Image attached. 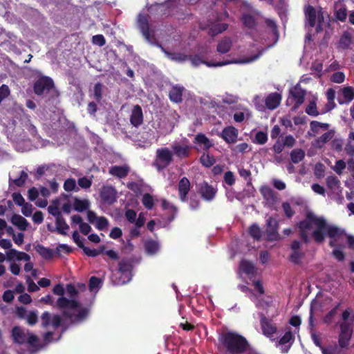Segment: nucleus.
<instances>
[{"label": "nucleus", "instance_id": "nucleus-48", "mask_svg": "<svg viewBox=\"0 0 354 354\" xmlns=\"http://www.w3.org/2000/svg\"><path fill=\"white\" fill-rule=\"evenodd\" d=\"M250 235L255 240H260L261 238V230L259 226L254 223L249 228Z\"/></svg>", "mask_w": 354, "mask_h": 354}, {"label": "nucleus", "instance_id": "nucleus-36", "mask_svg": "<svg viewBox=\"0 0 354 354\" xmlns=\"http://www.w3.org/2000/svg\"><path fill=\"white\" fill-rule=\"evenodd\" d=\"M228 28V24L225 23H216L211 26L209 28V35L214 37L220 34L225 30H226Z\"/></svg>", "mask_w": 354, "mask_h": 354}, {"label": "nucleus", "instance_id": "nucleus-14", "mask_svg": "<svg viewBox=\"0 0 354 354\" xmlns=\"http://www.w3.org/2000/svg\"><path fill=\"white\" fill-rule=\"evenodd\" d=\"M138 26L144 36V37L149 42H152L153 35L151 34L148 16L140 14L138 16Z\"/></svg>", "mask_w": 354, "mask_h": 354}, {"label": "nucleus", "instance_id": "nucleus-22", "mask_svg": "<svg viewBox=\"0 0 354 354\" xmlns=\"http://www.w3.org/2000/svg\"><path fill=\"white\" fill-rule=\"evenodd\" d=\"M184 91L185 88L183 86L178 84L173 86L169 93V100L176 103L181 102Z\"/></svg>", "mask_w": 354, "mask_h": 354}, {"label": "nucleus", "instance_id": "nucleus-62", "mask_svg": "<svg viewBox=\"0 0 354 354\" xmlns=\"http://www.w3.org/2000/svg\"><path fill=\"white\" fill-rule=\"evenodd\" d=\"M282 142L283 146L288 148H292L295 146L296 140L292 135H288L283 138Z\"/></svg>", "mask_w": 354, "mask_h": 354}, {"label": "nucleus", "instance_id": "nucleus-16", "mask_svg": "<svg viewBox=\"0 0 354 354\" xmlns=\"http://www.w3.org/2000/svg\"><path fill=\"white\" fill-rule=\"evenodd\" d=\"M171 149L173 155L183 159L189 156L191 147L186 144L176 142L171 145Z\"/></svg>", "mask_w": 354, "mask_h": 354}, {"label": "nucleus", "instance_id": "nucleus-59", "mask_svg": "<svg viewBox=\"0 0 354 354\" xmlns=\"http://www.w3.org/2000/svg\"><path fill=\"white\" fill-rule=\"evenodd\" d=\"M330 80L333 82L341 84L345 80V75L343 72H335L331 75Z\"/></svg>", "mask_w": 354, "mask_h": 354}, {"label": "nucleus", "instance_id": "nucleus-23", "mask_svg": "<svg viewBox=\"0 0 354 354\" xmlns=\"http://www.w3.org/2000/svg\"><path fill=\"white\" fill-rule=\"evenodd\" d=\"M281 100V96L278 93H272L269 94L266 100V107L270 110H274L279 106Z\"/></svg>", "mask_w": 354, "mask_h": 354}, {"label": "nucleus", "instance_id": "nucleus-8", "mask_svg": "<svg viewBox=\"0 0 354 354\" xmlns=\"http://www.w3.org/2000/svg\"><path fill=\"white\" fill-rule=\"evenodd\" d=\"M266 235L269 241H274L280 239V235L278 232L279 222L272 217H269L266 221Z\"/></svg>", "mask_w": 354, "mask_h": 354}, {"label": "nucleus", "instance_id": "nucleus-35", "mask_svg": "<svg viewBox=\"0 0 354 354\" xmlns=\"http://www.w3.org/2000/svg\"><path fill=\"white\" fill-rule=\"evenodd\" d=\"M55 224L57 232L62 235H66V231L69 230V225L62 216L56 218Z\"/></svg>", "mask_w": 354, "mask_h": 354}, {"label": "nucleus", "instance_id": "nucleus-61", "mask_svg": "<svg viewBox=\"0 0 354 354\" xmlns=\"http://www.w3.org/2000/svg\"><path fill=\"white\" fill-rule=\"evenodd\" d=\"M96 221L95 227L99 230H103L109 225L108 220L104 216L98 217Z\"/></svg>", "mask_w": 354, "mask_h": 354}, {"label": "nucleus", "instance_id": "nucleus-39", "mask_svg": "<svg viewBox=\"0 0 354 354\" xmlns=\"http://www.w3.org/2000/svg\"><path fill=\"white\" fill-rule=\"evenodd\" d=\"M240 269L247 275L254 274L255 273V268L253 263L247 260H242L241 261Z\"/></svg>", "mask_w": 354, "mask_h": 354}, {"label": "nucleus", "instance_id": "nucleus-60", "mask_svg": "<svg viewBox=\"0 0 354 354\" xmlns=\"http://www.w3.org/2000/svg\"><path fill=\"white\" fill-rule=\"evenodd\" d=\"M76 188V181L74 178H68L64 181V189L66 192H71Z\"/></svg>", "mask_w": 354, "mask_h": 354}, {"label": "nucleus", "instance_id": "nucleus-50", "mask_svg": "<svg viewBox=\"0 0 354 354\" xmlns=\"http://www.w3.org/2000/svg\"><path fill=\"white\" fill-rule=\"evenodd\" d=\"M142 203L147 209H151L154 205L153 196L149 193H146L143 195Z\"/></svg>", "mask_w": 354, "mask_h": 354}, {"label": "nucleus", "instance_id": "nucleus-21", "mask_svg": "<svg viewBox=\"0 0 354 354\" xmlns=\"http://www.w3.org/2000/svg\"><path fill=\"white\" fill-rule=\"evenodd\" d=\"M28 331L29 330H26V331L19 326H15L12 330V336L14 341L18 344H23L26 343L28 337Z\"/></svg>", "mask_w": 354, "mask_h": 354}, {"label": "nucleus", "instance_id": "nucleus-13", "mask_svg": "<svg viewBox=\"0 0 354 354\" xmlns=\"http://www.w3.org/2000/svg\"><path fill=\"white\" fill-rule=\"evenodd\" d=\"M290 93L294 100H295V104L292 109V111H296L299 107V106L304 103L306 91L301 88L299 84H297L292 89L290 90Z\"/></svg>", "mask_w": 354, "mask_h": 354}, {"label": "nucleus", "instance_id": "nucleus-12", "mask_svg": "<svg viewBox=\"0 0 354 354\" xmlns=\"http://www.w3.org/2000/svg\"><path fill=\"white\" fill-rule=\"evenodd\" d=\"M188 60H189L194 66H198L201 64H205L208 67H218L227 65L233 63L232 61H223V62H213V61H204L198 55H188Z\"/></svg>", "mask_w": 354, "mask_h": 354}, {"label": "nucleus", "instance_id": "nucleus-5", "mask_svg": "<svg viewBox=\"0 0 354 354\" xmlns=\"http://www.w3.org/2000/svg\"><path fill=\"white\" fill-rule=\"evenodd\" d=\"M131 270V263L124 259L121 260L118 263V270L114 274L115 279L114 283L116 285H123L131 280L130 272Z\"/></svg>", "mask_w": 354, "mask_h": 354}, {"label": "nucleus", "instance_id": "nucleus-7", "mask_svg": "<svg viewBox=\"0 0 354 354\" xmlns=\"http://www.w3.org/2000/svg\"><path fill=\"white\" fill-rule=\"evenodd\" d=\"M53 80L47 76L39 77L34 84L33 90L36 95H41L44 91H49L54 88Z\"/></svg>", "mask_w": 354, "mask_h": 354}, {"label": "nucleus", "instance_id": "nucleus-6", "mask_svg": "<svg viewBox=\"0 0 354 354\" xmlns=\"http://www.w3.org/2000/svg\"><path fill=\"white\" fill-rule=\"evenodd\" d=\"M41 326L46 328L51 326L54 329L59 328L62 323V317L57 314H51L48 311L44 312L41 317Z\"/></svg>", "mask_w": 354, "mask_h": 354}, {"label": "nucleus", "instance_id": "nucleus-52", "mask_svg": "<svg viewBox=\"0 0 354 354\" xmlns=\"http://www.w3.org/2000/svg\"><path fill=\"white\" fill-rule=\"evenodd\" d=\"M327 187L329 189H336L339 186L340 182L337 177L335 176H329L326 179Z\"/></svg>", "mask_w": 354, "mask_h": 354}, {"label": "nucleus", "instance_id": "nucleus-57", "mask_svg": "<svg viewBox=\"0 0 354 354\" xmlns=\"http://www.w3.org/2000/svg\"><path fill=\"white\" fill-rule=\"evenodd\" d=\"M268 141V135L262 131H258L254 138V142L259 145H264Z\"/></svg>", "mask_w": 354, "mask_h": 354}, {"label": "nucleus", "instance_id": "nucleus-28", "mask_svg": "<svg viewBox=\"0 0 354 354\" xmlns=\"http://www.w3.org/2000/svg\"><path fill=\"white\" fill-rule=\"evenodd\" d=\"M342 93L344 97L342 100L340 97L337 98L339 104H348L354 99V87L346 86L342 89Z\"/></svg>", "mask_w": 354, "mask_h": 354}, {"label": "nucleus", "instance_id": "nucleus-47", "mask_svg": "<svg viewBox=\"0 0 354 354\" xmlns=\"http://www.w3.org/2000/svg\"><path fill=\"white\" fill-rule=\"evenodd\" d=\"M351 334L339 333L338 338V344L340 348H344L348 346L351 339Z\"/></svg>", "mask_w": 354, "mask_h": 354}, {"label": "nucleus", "instance_id": "nucleus-64", "mask_svg": "<svg viewBox=\"0 0 354 354\" xmlns=\"http://www.w3.org/2000/svg\"><path fill=\"white\" fill-rule=\"evenodd\" d=\"M323 354H339L340 351L338 347L335 345L334 346H329L327 348H322Z\"/></svg>", "mask_w": 354, "mask_h": 354}, {"label": "nucleus", "instance_id": "nucleus-10", "mask_svg": "<svg viewBox=\"0 0 354 354\" xmlns=\"http://www.w3.org/2000/svg\"><path fill=\"white\" fill-rule=\"evenodd\" d=\"M259 192L264 199L266 205L272 208L277 202L278 194L268 185L261 186Z\"/></svg>", "mask_w": 354, "mask_h": 354}, {"label": "nucleus", "instance_id": "nucleus-4", "mask_svg": "<svg viewBox=\"0 0 354 354\" xmlns=\"http://www.w3.org/2000/svg\"><path fill=\"white\" fill-rule=\"evenodd\" d=\"M55 306L58 309L63 310L62 315L64 317L72 319L73 314L71 313L69 310L77 309L80 307V304L75 299H69L65 297H60L57 300Z\"/></svg>", "mask_w": 354, "mask_h": 354}, {"label": "nucleus", "instance_id": "nucleus-46", "mask_svg": "<svg viewBox=\"0 0 354 354\" xmlns=\"http://www.w3.org/2000/svg\"><path fill=\"white\" fill-rule=\"evenodd\" d=\"M306 113L310 116L316 117L319 115V112L317 111V104L315 100L310 101L308 106L305 109Z\"/></svg>", "mask_w": 354, "mask_h": 354}, {"label": "nucleus", "instance_id": "nucleus-15", "mask_svg": "<svg viewBox=\"0 0 354 354\" xmlns=\"http://www.w3.org/2000/svg\"><path fill=\"white\" fill-rule=\"evenodd\" d=\"M102 201L106 204L111 205L116 200V192L111 186H104L100 192Z\"/></svg>", "mask_w": 354, "mask_h": 354}, {"label": "nucleus", "instance_id": "nucleus-20", "mask_svg": "<svg viewBox=\"0 0 354 354\" xmlns=\"http://www.w3.org/2000/svg\"><path fill=\"white\" fill-rule=\"evenodd\" d=\"M260 323L263 333L267 337H270L277 332L276 326L274 325L272 323V321L268 319L265 315H261Z\"/></svg>", "mask_w": 354, "mask_h": 354}, {"label": "nucleus", "instance_id": "nucleus-55", "mask_svg": "<svg viewBox=\"0 0 354 354\" xmlns=\"http://www.w3.org/2000/svg\"><path fill=\"white\" fill-rule=\"evenodd\" d=\"M102 280L95 276L91 277L89 279L88 282V288L91 291H93L95 289H97L100 288V285L102 284Z\"/></svg>", "mask_w": 354, "mask_h": 354}, {"label": "nucleus", "instance_id": "nucleus-2", "mask_svg": "<svg viewBox=\"0 0 354 354\" xmlns=\"http://www.w3.org/2000/svg\"><path fill=\"white\" fill-rule=\"evenodd\" d=\"M218 341L227 354H242L250 346L249 342L245 337L232 331L220 333Z\"/></svg>", "mask_w": 354, "mask_h": 354}, {"label": "nucleus", "instance_id": "nucleus-53", "mask_svg": "<svg viewBox=\"0 0 354 354\" xmlns=\"http://www.w3.org/2000/svg\"><path fill=\"white\" fill-rule=\"evenodd\" d=\"M294 339V335L290 328H289L288 330L286 331L285 334L279 339V343L281 345H284L289 342H293Z\"/></svg>", "mask_w": 354, "mask_h": 354}, {"label": "nucleus", "instance_id": "nucleus-58", "mask_svg": "<svg viewBox=\"0 0 354 354\" xmlns=\"http://www.w3.org/2000/svg\"><path fill=\"white\" fill-rule=\"evenodd\" d=\"M340 333L343 334H353L352 324L348 322H342L339 324Z\"/></svg>", "mask_w": 354, "mask_h": 354}, {"label": "nucleus", "instance_id": "nucleus-33", "mask_svg": "<svg viewBox=\"0 0 354 354\" xmlns=\"http://www.w3.org/2000/svg\"><path fill=\"white\" fill-rule=\"evenodd\" d=\"M329 127L330 125L328 123H322L316 120H313L310 123V129L313 133L311 134L310 132L308 133L310 136H315L316 134L319 133L320 129H322L323 130H328Z\"/></svg>", "mask_w": 354, "mask_h": 354}, {"label": "nucleus", "instance_id": "nucleus-49", "mask_svg": "<svg viewBox=\"0 0 354 354\" xmlns=\"http://www.w3.org/2000/svg\"><path fill=\"white\" fill-rule=\"evenodd\" d=\"M304 257V253L301 251H292L289 257V260L295 265L301 263V259Z\"/></svg>", "mask_w": 354, "mask_h": 354}, {"label": "nucleus", "instance_id": "nucleus-34", "mask_svg": "<svg viewBox=\"0 0 354 354\" xmlns=\"http://www.w3.org/2000/svg\"><path fill=\"white\" fill-rule=\"evenodd\" d=\"M37 252L46 260L51 259L54 256V252L52 249L46 248L41 244H37L35 247Z\"/></svg>", "mask_w": 354, "mask_h": 354}, {"label": "nucleus", "instance_id": "nucleus-30", "mask_svg": "<svg viewBox=\"0 0 354 354\" xmlns=\"http://www.w3.org/2000/svg\"><path fill=\"white\" fill-rule=\"evenodd\" d=\"M195 142L199 145H203V150L204 151H208L211 147H212L214 145V143L212 140H209L205 134L203 133H198L195 136Z\"/></svg>", "mask_w": 354, "mask_h": 354}, {"label": "nucleus", "instance_id": "nucleus-54", "mask_svg": "<svg viewBox=\"0 0 354 354\" xmlns=\"http://www.w3.org/2000/svg\"><path fill=\"white\" fill-rule=\"evenodd\" d=\"M88 315V310L86 308H82L76 315L73 314V317L71 319L73 322L82 321L86 319Z\"/></svg>", "mask_w": 354, "mask_h": 354}, {"label": "nucleus", "instance_id": "nucleus-19", "mask_svg": "<svg viewBox=\"0 0 354 354\" xmlns=\"http://www.w3.org/2000/svg\"><path fill=\"white\" fill-rule=\"evenodd\" d=\"M334 136L335 131L329 130L313 141L312 146L316 149H322L327 142L333 139Z\"/></svg>", "mask_w": 354, "mask_h": 354}, {"label": "nucleus", "instance_id": "nucleus-3", "mask_svg": "<svg viewBox=\"0 0 354 354\" xmlns=\"http://www.w3.org/2000/svg\"><path fill=\"white\" fill-rule=\"evenodd\" d=\"M173 153L167 147L159 148L156 151L153 165L158 170L167 167L173 162Z\"/></svg>", "mask_w": 354, "mask_h": 354}, {"label": "nucleus", "instance_id": "nucleus-40", "mask_svg": "<svg viewBox=\"0 0 354 354\" xmlns=\"http://www.w3.org/2000/svg\"><path fill=\"white\" fill-rule=\"evenodd\" d=\"M290 159L294 164H297L305 158V151L301 149H295L290 152Z\"/></svg>", "mask_w": 354, "mask_h": 354}, {"label": "nucleus", "instance_id": "nucleus-24", "mask_svg": "<svg viewBox=\"0 0 354 354\" xmlns=\"http://www.w3.org/2000/svg\"><path fill=\"white\" fill-rule=\"evenodd\" d=\"M334 16L337 21L344 22L348 16L346 5L342 3H335L334 6Z\"/></svg>", "mask_w": 354, "mask_h": 354}, {"label": "nucleus", "instance_id": "nucleus-26", "mask_svg": "<svg viewBox=\"0 0 354 354\" xmlns=\"http://www.w3.org/2000/svg\"><path fill=\"white\" fill-rule=\"evenodd\" d=\"M304 14L306 19L308 20V26L310 28H314L316 25L317 19V12L315 8L311 5H308L305 7Z\"/></svg>", "mask_w": 354, "mask_h": 354}, {"label": "nucleus", "instance_id": "nucleus-27", "mask_svg": "<svg viewBox=\"0 0 354 354\" xmlns=\"http://www.w3.org/2000/svg\"><path fill=\"white\" fill-rule=\"evenodd\" d=\"M6 258L8 261H12L16 259L17 261H29L30 257V256L24 252L16 250L15 249H10L6 252Z\"/></svg>", "mask_w": 354, "mask_h": 354}, {"label": "nucleus", "instance_id": "nucleus-9", "mask_svg": "<svg viewBox=\"0 0 354 354\" xmlns=\"http://www.w3.org/2000/svg\"><path fill=\"white\" fill-rule=\"evenodd\" d=\"M198 192L203 200L212 201L216 196L217 189L207 182L203 181L198 185Z\"/></svg>", "mask_w": 354, "mask_h": 354}, {"label": "nucleus", "instance_id": "nucleus-43", "mask_svg": "<svg viewBox=\"0 0 354 354\" xmlns=\"http://www.w3.org/2000/svg\"><path fill=\"white\" fill-rule=\"evenodd\" d=\"M200 162L204 167L209 168L216 162V159L209 153H203L200 158Z\"/></svg>", "mask_w": 354, "mask_h": 354}, {"label": "nucleus", "instance_id": "nucleus-41", "mask_svg": "<svg viewBox=\"0 0 354 354\" xmlns=\"http://www.w3.org/2000/svg\"><path fill=\"white\" fill-rule=\"evenodd\" d=\"M352 43L351 35L348 32H344L341 36L338 46L342 49H348Z\"/></svg>", "mask_w": 354, "mask_h": 354}, {"label": "nucleus", "instance_id": "nucleus-38", "mask_svg": "<svg viewBox=\"0 0 354 354\" xmlns=\"http://www.w3.org/2000/svg\"><path fill=\"white\" fill-rule=\"evenodd\" d=\"M243 24L249 29H254L257 26L255 18L250 14H243L241 18Z\"/></svg>", "mask_w": 354, "mask_h": 354}, {"label": "nucleus", "instance_id": "nucleus-31", "mask_svg": "<svg viewBox=\"0 0 354 354\" xmlns=\"http://www.w3.org/2000/svg\"><path fill=\"white\" fill-rule=\"evenodd\" d=\"M232 46V39L230 37H225L218 43L216 50L219 53L225 54L231 50Z\"/></svg>", "mask_w": 354, "mask_h": 354}, {"label": "nucleus", "instance_id": "nucleus-42", "mask_svg": "<svg viewBox=\"0 0 354 354\" xmlns=\"http://www.w3.org/2000/svg\"><path fill=\"white\" fill-rule=\"evenodd\" d=\"M341 303H338L324 317V323L326 324H330L331 323H333L335 315L337 314V311Z\"/></svg>", "mask_w": 354, "mask_h": 354}, {"label": "nucleus", "instance_id": "nucleus-25", "mask_svg": "<svg viewBox=\"0 0 354 354\" xmlns=\"http://www.w3.org/2000/svg\"><path fill=\"white\" fill-rule=\"evenodd\" d=\"M157 45L161 48L162 51L164 52L167 57L172 61L181 63L188 60L189 57L187 55L181 53H171L164 48L161 44H158Z\"/></svg>", "mask_w": 354, "mask_h": 354}, {"label": "nucleus", "instance_id": "nucleus-11", "mask_svg": "<svg viewBox=\"0 0 354 354\" xmlns=\"http://www.w3.org/2000/svg\"><path fill=\"white\" fill-rule=\"evenodd\" d=\"M218 136L226 143L234 144L238 139L239 130L233 126H227L225 127Z\"/></svg>", "mask_w": 354, "mask_h": 354}, {"label": "nucleus", "instance_id": "nucleus-56", "mask_svg": "<svg viewBox=\"0 0 354 354\" xmlns=\"http://www.w3.org/2000/svg\"><path fill=\"white\" fill-rule=\"evenodd\" d=\"M93 95L97 102H100L102 97V84L101 83L97 82L95 84L93 88Z\"/></svg>", "mask_w": 354, "mask_h": 354}, {"label": "nucleus", "instance_id": "nucleus-17", "mask_svg": "<svg viewBox=\"0 0 354 354\" xmlns=\"http://www.w3.org/2000/svg\"><path fill=\"white\" fill-rule=\"evenodd\" d=\"M191 188V183L187 177H183L178 183V190L179 198L182 202L187 201V194Z\"/></svg>", "mask_w": 354, "mask_h": 354}, {"label": "nucleus", "instance_id": "nucleus-32", "mask_svg": "<svg viewBox=\"0 0 354 354\" xmlns=\"http://www.w3.org/2000/svg\"><path fill=\"white\" fill-rule=\"evenodd\" d=\"M11 222L14 225L17 226L21 231H25L29 224L26 218L17 214H15L12 216Z\"/></svg>", "mask_w": 354, "mask_h": 354}, {"label": "nucleus", "instance_id": "nucleus-45", "mask_svg": "<svg viewBox=\"0 0 354 354\" xmlns=\"http://www.w3.org/2000/svg\"><path fill=\"white\" fill-rule=\"evenodd\" d=\"M145 248L148 254H154L159 250V244L153 240H149L145 242Z\"/></svg>", "mask_w": 354, "mask_h": 354}, {"label": "nucleus", "instance_id": "nucleus-44", "mask_svg": "<svg viewBox=\"0 0 354 354\" xmlns=\"http://www.w3.org/2000/svg\"><path fill=\"white\" fill-rule=\"evenodd\" d=\"M105 250L104 245H101L98 249H91L86 246H84L82 248V250L84 251V253L91 257H95L98 256L99 254H102Z\"/></svg>", "mask_w": 354, "mask_h": 354}, {"label": "nucleus", "instance_id": "nucleus-63", "mask_svg": "<svg viewBox=\"0 0 354 354\" xmlns=\"http://www.w3.org/2000/svg\"><path fill=\"white\" fill-rule=\"evenodd\" d=\"M282 208L286 216L290 218L295 214V211L292 209L291 205L288 202H284L282 203Z\"/></svg>", "mask_w": 354, "mask_h": 354}, {"label": "nucleus", "instance_id": "nucleus-29", "mask_svg": "<svg viewBox=\"0 0 354 354\" xmlns=\"http://www.w3.org/2000/svg\"><path fill=\"white\" fill-rule=\"evenodd\" d=\"M129 172V167L127 165L113 166L109 169V174L119 178H125Z\"/></svg>", "mask_w": 354, "mask_h": 354}, {"label": "nucleus", "instance_id": "nucleus-37", "mask_svg": "<svg viewBox=\"0 0 354 354\" xmlns=\"http://www.w3.org/2000/svg\"><path fill=\"white\" fill-rule=\"evenodd\" d=\"M90 203L87 199H79L75 198L73 203V208L75 211L82 212L89 208Z\"/></svg>", "mask_w": 354, "mask_h": 354}, {"label": "nucleus", "instance_id": "nucleus-1", "mask_svg": "<svg viewBox=\"0 0 354 354\" xmlns=\"http://www.w3.org/2000/svg\"><path fill=\"white\" fill-rule=\"evenodd\" d=\"M315 226V230L312 232V236L317 243H322L325 239L326 231L327 235L330 239L340 237L343 235L344 231L335 225H329L323 217H318L312 212H308L306 214L305 219L297 223L299 229V235L304 243L310 242V238L307 232L311 230L312 225Z\"/></svg>", "mask_w": 354, "mask_h": 354}, {"label": "nucleus", "instance_id": "nucleus-51", "mask_svg": "<svg viewBox=\"0 0 354 354\" xmlns=\"http://www.w3.org/2000/svg\"><path fill=\"white\" fill-rule=\"evenodd\" d=\"M26 343L32 348H37L39 346V337L36 335L28 331V337Z\"/></svg>", "mask_w": 354, "mask_h": 354}, {"label": "nucleus", "instance_id": "nucleus-18", "mask_svg": "<svg viewBox=\"0 0 354 354\" xmlns=\"http://www.w3.org/2000/svg\"><path fill=\"white\" fill-rule=\"evenodd\" d=\"M130 122L135 127H138L142 124L143 113L140 105L137 104L133 106L130 115Z\"/></svg>", "mask_w": 354, "mask_h": 354}]
</instances>
